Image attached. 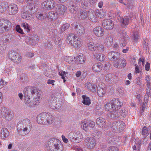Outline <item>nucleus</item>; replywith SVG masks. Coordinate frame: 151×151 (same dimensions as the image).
Wrapping results in <instances>:
<instances>
[{"label":"nucleus","mask_w":151,"mask_h":151,"mask_svg":"<svg viewBox=\"0 0 151 151\" xmlns=\"http://www.w3.org/2000/svg\"><path fill=\"white\" fill-rule=\"evenodd\" d=\"M92 133L94 137H97L100 134V132L95 129H92L91 130Z\"/></svg>","instance_id":"47"},{"label":"nucleus","mask_w":151,"mask_h":151,"mask_svg":"<svg viewBox=\"0 0 151 151\" xmlns=\"http://www.w3.org/2000/svg\"><path fill=\"white\" fill-rule=\"evenodd\" d=\"M5 22L4 23H2V24H0V31L3 30V29H4L5 31L9 30L11 28V23L9 21Z\"/></svg>","instance_id":"28"},{"label":"nucleus","mask_w":151,"mask_h":151,"mask_svg":"<svg viewBox=\"0 0 151 151\" xmlns=\"http://www.w3.org/2000/svg\"><path fill=\"white\" fill-rule=\"evenodd\" d=\"M10 112V110L8 108H3L1 110V114L2 116L8 119H10L9 118Z\"/></svg>","instance_id":"26"},{"label":"nucleus","mask_w":151,"mask_h":151,"mask_svg":"<svg viewBox=\"0 0 151 151\" xmlns=\"http://www.w3.org/2000/svg\"><path fill=\"white\" fill-rule=\"evenodd\" d=\"M83 138L82 134L80 132L76 131L74 132L73 138L75 142L79 143L81 142L83 139Z\"/></svg>","instance_id":"16"},{"label":"nucleus","mask_w":151,"mask_h":151,"mask_svg":"<svg viewBox=\"0 0 151 151\" xmlns=\"http://www.w3.org/2000/svg\"><path fill=\"white\" fill-rule=\"evenodd\" d=\"M48 151H63V146L59 139L55 138L49 139L46 145Z\"/></svg>","instance_id":"2"},{"label":"nucleus","mask_w":151,"mask_h":151,"mask_svg":"<svg viewBox=\"0 0 151 151\" xmlns=\"http://www.w3.org/2000/svg\"><path fill=\"white\" fill-rule=\"evenodd\" d=\"M84 142L87 147L89 149L94 148L96 145L95 139L93 137H87L84 140Z\"/></svg>","instance_id":"8"},{"label":"nucleus","mask_w":151,"mask_h":151,"mask_svg":"<svg viewBox=\"0 0 151 151\" xmlns=\"http://www.w3.org/2000/svg\"><path fill=\"white\" fill-rule=\"evenodd\" d=\"M54 99H55V100L54 99L53 101H52V100H50V101H52L50 106L53 109H59V106H57V102L56 101V99H55L56 98L55 97H54Z\"/></svg>","instance_id":"43"},{"label":"nucleus","mask_w":151,"mask_h":151,"mask_svg":"<svg viewBox=\"0 0 151 151\" xmlns=\"http://www.w3.org/2000/svg\"><path fill=\"white\" fill-rule=\"evenodd\" d=\"M125 126V124L123 121H115L112 124V129L116 133H119L124 130Z\"/></svg>","instance_id":"4"},{"label":"nucleus","mask_w":151,"mask_h":151,"mask_svg":"<svg viewBox=\"0 0 151 151\" xmlns=\"http://www.w3.org/2000/svg\"><path fill=\"white\" fill-rule=\"evenodd\" d=\"M111 101L112 102L113 105L114 106L115 109L121 107L123 105L122 103L120 101L117 99H114Z\"/></svg>","instance_id":"33"},{"label":"nucleus","mask_w":151,"mask_h":151,"mask_svg":"<svg viewBox=\"0 0 151 151\" xmlns=\"http://www.w3.org/2000/svg\"><path fill=\"white\" fill-rule=\"evenodd\" d=\"M32 127L30 120L28 119H25L19 122L17 124L18 132L21 135H25L30 132Z\"/></svg>","instance_id":"1"},{"label":"nucleus","mask_w":151,"mask_h":151,"mask_svg":"<svg viewBox=\"0 0 151 151\" xmlns=\"http://www.w3.org/2000/svg\"><path fill=\"white\" fill-rule=\"evenodd\" d=\"M24 102L28 107H31L34 105L37 104V102H36V101H34V99L33 100H31L30 99L28 96L24 98Z\"/></svg>","instance_id":"24"},{"label":"nucleus","mask_w":151,"mask_h":151,"mask_svg":"<svg viewBox=\"0 0 151 151\" xmlns=\"http://www.w3.org/2000/svg\"><path fill=\"white\" fill-rule=\"evenodd\" d=\"M36 17L37 19L40 20H42L47 17L46 14H42L39 12L36 14Z\"/></svg>","instance_id":"41"},{"label":"nucleus","mask_w":151,"mask_h":151,"mask_svg":"<svg viewBox=\"0 0 151 151\" xmlns=\"http://www.w3.org/2000/svg\"><path fill=\"white\" fill-rule=\"evenodd\" d=\"M114 106L113 105L111 101L109 103L108 102L105 105V110L110 111L108 114L109 116L110 113H114L115 111L116 110V108L115 109Z\"/></svg>","instance_id":"18"},{"label":"nucleus","mask_w":151,"mask_h":151,"mask_svg":"<svg viewBox=\"0 0 151 151\" xmlns=\"http://www.w3.org/2000/svg\"><path fill=\"white\" fill-rule=\"evenodd\" d=\"M142 133L143 135H147V131L146 127L144 126L142 128Z\"/></svg>","instance_id":"56"},{"label":"nucleus","mask_w":151,"mask_h":151,"mask_svg":"<svg viewBox=\"0 0 151 151\" xmlns=\"http://www.w3.org/2000/svg\"><path fill=\"white\" fill-rule=\"evenodd\" d=\"M102 68V66L101 63H96L94 64L92 67L93 71L95 72H99L101 71Z\"/></svg>","instance_id":"32"},{"label":"nucleus","mask_w":151,"mask_h":151,"mask_svg":"<svg viewBox=\"0 0 151 151\" xmlns=\"http://www.w3.org/2000/svg\"><path fill=\"white\" fill-rule=\"evenodd\" d=\"M88 49L92 51H94L96 50V44L93 42H90L88 45Z\"/></svg>","instance_id":"39"},{"label":"nucleus","mask_w":151,"mask_h":151,"mask_svg":"<svg viewBox=\"0 0 151 151\" xmlns=\"http://www.w3.org/2000/svg\"><path fill=\"white\" fill-rule=\"evenodd\" d=\"M46 116L45 125H49L53 122L54 117L51 114L47 112H46Z\"/></svg>","instance_id":"19"},{"label":"nucleus","mask_w":151,"mask_h":151,"mask_svg":"<svg viewBox=\"0 0 151 151\" xmlns=\"http://www.w3.org/2000/svg\"><path fill=\"white\" fill-rule=\"evenodd\" d=\"M102 25L103 27L106 29L111 30L114 27L113 21L109 19H105L102 22Z\"/></svg>","instance_id":"9"},{"label":"nucleus","mask_w":151,"mask_h":151,"mask_svg":"<svg viewBox=\"0 0 151 151\" xmlns=\"http://www.w3.org/2000/svg\"><path fill=\"white\" fill-rule=\"evenodd\" d=\"M96 49L99 52H101L104 50V47L103 45L101 44L97 45L96 44Z\"/></svg>","instance_id":"51"},{"label":"nucleus","mask_w":151,"mask_h":151,"mask_svg":"<svg viewBox=\"0 0 151 151\" xmlns=\"http://www.w3.org/2000/svg\"><path fill=\"white\" fill-rule=\"evenodd\" d=\"M133 37V39L135 40H137L139 38V35L137 32L134 33Z\"/></svg>","instance_id":"61"},{"label":"nucleus","mask_w":151,"mask_h":151,"mask_svg":"<svg viewBox=\"0 0 151 151\" xmlns=\"http://www.w3.org/2000/svg\"><path fill=\"white\" fill-rule=\"evenodd\" d=\"M75 29L78 35H83L85 33V29L84 27L81 24H78L75 26Z\"/></svg>","instance_id":"21"},{"label":"nucleus","mask_w":151,"mask_h":151,"mask_svg":"<svg viewBox=\"0 0 151 151\" xmlns=\"http://www.w3.org/2000/svg\"><path fill=\"white\" fill-rule=\"evenodd\" d=\"M71 13L72 14H75L76 13V8L72 4L70 3V5L68 7Z\"/></svg>","instance_id":"46"},{"label":"nucleus","mask_w":151,"mask_h":151,"mask_svg":"<svg viewBox=\"0 0 151 151\" xmlns=\"http://www.w3.org/2000/svg\"><path fill=\"white\" fill-rule=\"evenodd\" d=\"M109 151H119V150L116 147L113 146L108 149Z\"/></svg>","instance_id":"60"},{"label":"nucleus","mask_w":151,"mask_h":151,"mask_svg":"<svg viewBox=\"0 0 151 151\" xmlns=\"http://www.w3.org/2000/svg\"><path fill=\"white\" fill-rule=\"evenodd\" d=\"M84 55L82 54L79 55L77 58L76 62H78L80 63H83L84 62Z\"/></svg>","instance_id":"45"},{"label":"nucleus","mask_w":151,"mask_h":151,"mask_svg":"<svg viewBox=\"0 0 151 151\" xmlns=\"http://www.w3.org/2000/svg\"><path fill=\"white\" fill-rule=\"evenodd\" d=\"M118 19L121 26L123 28L126 27L129 23L130 19L127 17H118Z\"/></svg>","instance_id":"17"},{"label":"nucleus","mask_w":151,"mask_h":151,"mask_svg":"<svg viewBox=\"0 0 151 151\" xmlns=\"http://www.w3.org/2000/svg\"><path fill=\"white\" fill-rule=\"evenodd\" d=\"M88 16V12L85 10L81 11L78 12L77 14L78 17L81 19H85Z\"/></svg>","instance_id":"29"},{"label":"nucleus","mask_w":151,"mask_h":151,"mask_svg":"<svg viewBox=\"0 0 151 151\" xmlns=\"http://www.w3.org/2000/svg\"><path fill=\"white\" fill-rule=\"evenodd\" d=\"M42 99V97L41 96H39L37 95L36 97L34 99V101H36V102H37V104L39 103L38 102L40 101Z\"/></svg>","instance_id":"63"},{"label":"nucleus","mask_w":151,"mask_h":151,"mask_svg":"<svg viewBox=\"0 0 151 151\" xmlns=\"http://www.w3.org/2000/svg\"><path fill=\"white\" fill-rule=\"evenodd\" d=\"M119 36L121 38L120 40L121 46L122 47H124L126 45V42L128 39V36L124 31L122 32Z\"/></svg>","instance_id":"15"},{"label":"nucleus","mask_w":151,"mask_h":151,"mask_svg":"<svg viewBox=\"0 0 151 151\" xmlns=\"http://www.w3.org/2000/svg\"><path fill=\"white\" fill-rule=\"evenodd\" d=\"M70 27V24L67 23H65L63 25L61 28V30L62 32L67 30Z\"/></svg>","instance_id":"50"},{"label":"nucleus","mask_w":151,"mask_h":151,"mask_svg":"<svg viewBox=\"0 0 151 151\" xmlns=\"http://www.w3.org/2000/svg\"><path fill=\"white\" fill-rule=\"evenodd\" d=\"M8 13L10 15H14L18 11V8L15 4H11L8 5Z\"/></svg>","instance_id":"12"},{"label":"nucleus","mask_w":151,"mask_h":151,"mask_svg":"<svg viewBox=\"0 0 151 151\" xmlns=\"http://www.w3.org/2000/svg\"><path fill=\"white\" fill-rule=\"evenodd\" d=\"M67 41L68 44L76 48L80 47L82 44L81 39L78 38L73 34H69L67 37Z\"/></svg>","instance_id":"3"},{"label":"nucleus","mask_w":151,"mask_h":151,"mask_svg":"<svg viewBox=\"0 0 151 151\" xmlns=\"http://www.w3.org/2000/svg\"><path fill=\"white\" fill-rule=\"evenodd\" d=\"M107 57L111 61H114L120 58V55L118 52L111 51L108 53Z\"/></svg>","instance_id":"13"},{"label":"nucleus","mask_w":151,"mask_h":151,"mask_svg":"<svg viewBox=\"0 0 151 151\" xmlns=\"http://www.w3.org/2000/svg\"><path fill=\"white\" fill-rule=\"evenodd\" d=\"M52 71L50 70H46L45 73V75L47 77L51 78L53 77L52 75Z\"/></svg>","instance_id":"52"},{"label":"nucleus","mask_w":151,"mask_h":151,"mask_svg":"<svg viewBox=\"0 0 151 151\" xmlns=\"http://www.w3.org/2000/svg\"><path fill=\"white\" fill-rule=\"evenodd\" d=\"M145 59L144 58H140L139 59V62L138 64L139 65H140V62H142V65L144 66V63H145Z\"/></svg>","instance_id":"64"},{"label":"nucleus","mask_w":151,"mask_h":151,"mask_svg":"<svg viewBox=\"0 0 151 151\" xmlns=\"http://www.w3.org/2000/svg\"><path fill=\"white\" fill-rule=\"evenodd\" d=\"M113 63V65L116 68H122L125 67L127 64L126 60L124 58H119Z\"/></svg>","instance_id":"10"},{"label":"nucleus","mask_w":151,"mask_h":151,"mask_svg":"<svg viewBox=\"0 0 151 151\" xmlns=\"http://www.w3.org/2000/svg\"><path fill=\"white\" fill-rule=\"evenodd\" d=\"M127 110L125 108H117L115 111L114 113H111L109 115V117L112 118H116L121 116L123 117H125L127 114Z\"/></svg>","instance_id":"5"},{"label":"nucleus","mask_w":151,"mask_h":151,"mask_svg":"<svg viewBox=\"0 0 151 151\" xmlns=\"http://www.w3.org/2000/svg\"><path fill=\"white\" fill-rule=\"evenodd\" d=\"M8 57L13 62L19 63L21 62L22 57L17 52L14 51H11L9 52L8 55Z\"/></svg>","instance_id":"6"},{"label":"nucleus","mask_w":151,"mask_h":151,"mask_svg":"<svg viewBox=\"0 0 151 151\" xmlns=\"http://www.w3.org/2000/svg\"><path fill=\"white\" fill-rule=\"evenodd\" d=\"M85 87L89 90L93 92L95 91L97 87L96 85L95 84H92L90 83H86Z\"/></svg>","instance_id":"31"},{"label":"nucleus","mask_w":151,"mask_h":151,"mask_svg":"<svg viewBox=\"0 0 151 151\" xmlns=\"http://www.w3.org/2000/svg\"><path fill=\"white\" fill-rule=\"evenodd\" d=\"M151 77L150 76L148 75H147L146 76L145 78V80L147 82V84H150V79Z\"/></svg>","instance_id":"59"},{"label":"nucleus","mask_w":151,"mask_h":151,"mask_svg":"<svg viewBox=\"0 0 151 151\" xmlns=\"http://www.w3.org/2000/svg\"><path fill=\"white\" fill-rule=\"evenodd\" d=\"M8 4L6 2H2L0 3V12H4L8 8Z\"/></svg>","instance_id":"27"},{"label":"nucleus","mask_w":151,"mask_h":151,"mask_svg":"<svg viewBox=\"0 0 151 151\" xmlns=\"http://www.w3.org/2000/svg\"><path fill=\"white\" fill-rule=\"evenodd\" d=\"M29 9L30 10L31 12L32 13L35 11V7L34 4L32 3H29Z\"/></svg>","instance_id":"53"},{"label":"nucleus","mask_w":151,"mask_h":151,"mask_svg":"<svg viewBox=\"0 0 151 151\" xmlns=\"http://www.w3.org/2000/svg\"><path fill=\"white\" fill-rule=\"evenodd\" d=\"M55 5V2L53 0H47L41 4L42 7L46 10L53 9Z\"/></svg>","instance_id":"7"},{"label":"nucleus","mask_w":151,"mask_h":151,"mask_svg":"<svg viewBox=\"0 0 151 151\" xmlns=\"http://www.w3.org/2000/svg\"><path fill=\"white\" fill-rule=\"evenodd\" d=\"M21 16V17L24 19L30 20L32 17V16L29 14L28 12V10L24 8L23 11L22 12Z\"/></svg>","instance_id":"23"},{"label":"nucleus","mask_w":151,"mask_h":151,"mask_svg":"<svg viewBox=\"0 0 151 151\" xmlns=\"http://www.w3.org/2000/svg\"><path fill=\"white\" fill-rule=\"evenodd\" d=\"M88 17L90 19L92 22H96L97 20V17L95 12L94 11L89 12Z\"/></svg>","instance_id":"25"},{"label":"nucleus","mask_w":151,"mask_h":151,"mask_svg":"<svg viewBox=\"0 0 151 151\" xmlns=\"http://www.w3.org/2000/svg\"><path fill=\"white\" fill-rule=\"evenodd\" d=\"M22 25L24 29H26L27 32H28L30 31V27L27 23H23L22 24Z\"/></svg>","instance_id":"49"},{"label":"nucleus","mask_w":151,"mask_h":151,"mask_svg":"<svg viewBox=\"0 0 151 151\" xmlns=\"http://www.w3.org/2000/svg\"><path fill=\"white\" fill-rule=\"evenodd\" d=\"M82 97L83 99L82 101L83 104L89 106L91 103V100L89 97L85 95L82 96Z\"/></svg>","instance_id":"38"},{"label":"nucleus","mask_w":151,"mask_h":151,"mask_svg":"<svg viewBox=\"0 0 151 151\" xmlns=\"http://www.w3.org/2000/svg\"><path fill=\"white\" fill-rule=\"evenodd\" d=\"M116 79L117 78L115 76H111V78H110L109 82L112 83H115Z\"/></svg>","instance_id":"55"},{"label":"nucleus","mask_w":151,"mask_h":151,"mask_svg":"<svg viewBox=\"0 0 151 151\" xmlns=\"http://www.w3.org/2000/svg\"><path fill=\"white\" fill-rule=\"evenodd\" d=\"M53 39L54 40V42L55 44L58 45V47H60L61 44V39L60 37L55 36V37L53 38Z\"/></svg>","instance_id":"40"},{"label":"nucleus","mask_w":151,"mask_h":151,"mask_svg":"<svg viewBox=\"0 0 151 151\" xmlns=\"http://www.w3.org/2000/svg\"><path fill=\"white\" fill-rule=\"evenodd\" d=\"M1 138L4 139L9 136V133L6 128H3L1 129Z\"/></svg>","instance_id":"36"},{"label":"nucleus","mask_w":151,"mask_h":151,"mask_svg":"<svg viewBox=\"0 0 151 151\" xmlns=\"http://www.w3.org/2000/svg\"><path fill=\"white\" fill-rule=\"evenodd\" d=\"M93 31L95 34L99 37L103 36L104 33L101 27L99 26H97L95 28Z\"/></svg>","instance_id":"22"},{"label":"nucleus","mask_w":151,"mask_h":151,"mask_svg":"<svg viewBox=\"0 0 151 151\" xmlns=\"http://www.w3.org/2000/svg\"><path fill=\"white\" fill-rule=\"evenodd\" d=\"M146 92L148 96L151 94V85L150 84H147Z\"/></svg>","instance_id":"48"},{"label":"nucleus","mask_w":151,"mask_h":151,"mask_svg":"<svg viewBox=\"0 0 151 151\" xmlns=\"http://www.w3.org/2000/svg\"><path fill=\"white\" fill-rule=\"evenodd\" d=\"M46 112L42 113L40 114L37 116L36 118V121L37 123L40 124L45 125L46 122Z\"/></svg>","instance_id":"14"},{"label":"nucleus","mask_w":151,"mask_h":151,"mask_svg":"<svg viewBox=\"0 0 151 151\" xmlns=\"http://www.w3.org/2000/svg\"><path fill=\"white\" fill-rule=\"evenodd\" d=\"M64 60L70 64H74L76 63L75 57L73 56H65L64 58Z\"/></svg>","instance_id":"34"},{"label":"nucleus","mask_w":151,"mask_h":151,"mask_svg":"<svg viewBox=\"0 0 151 151\" xmlns=\"http://www.w3.org/2000/svg\"><path fill=\"white\" fill-rule=\"evenodd\" d=\"M113 42V38L111 36H108L105 39V43L107 46L109 47L111 46Z\"/></svg>","instance_id":"35"},{"label":"nucleus","mask_w":151,"mask_h":151,"mask_svg":"<svg viewBox=\"0 0 151 151\" xmlns=\"http://www.w3.org/2000/svg\"><path fill=\"white\" fill-rule=\"evenodd\" d=\"M94 56L96 59L101 61L104 60L105 58V56L103 54L95 53Z\"/></svg>","instance_id":"37"},{"label":"nucleus","mask_w":151,"mask_h":151,"mask_svg":"<svg viewBox=\"0 0 151 151\" xmlns=\"http://www.w3.org/2000/svg\"><path fill=\"white\" fill-rule=\"evenodd\" d=\"M116 137L115 136H114L111 137V138H110L109 139V142L112 144L113 143H114V142H115V141H116Z\"/></svg>","instance_id":"62"},{"label":"nucleus","mask_w":151,"mask_h":151,"mask_svg":"<svg viewBox=\"0 0 151 151\" xmlns=\"http://www.w3.org/2000/svg\"><path fill=\"white\" fill-rule=\"evenodd\" d=\"M88 4L87 2L85 1H83L81 3V7L82 8L86 9L88 6Z\"/></svg>","instance_id":"54"},{"label":"nucleus","mask_w":151,"mask_h":151,"mask_svg":"<svg viewBox=\"0 0 151 151\" xmlns=\"http://www.w3.org/2000/svg\"><path fill=\"white\" fill-rule=\"evenodd\" d=\"M96 122L97 124L100 127L104 130L108 129V125L104 119L101 117L98 118L96 120Z\"/></svg>","instance_id":"11"},{"label":"nucleus","mask_w":151,"mask_h":151,"mask_svg":"<svg viewBox=\"0 0 151 151\" xmlns=\"http://www.w3.org/2000/svg\"><path fill=\"white\" fill-rule=\"evenodd\" d=\"M105 88H101L100 87L98 88L97 93L100 96H102L105 93L106 91Z\"/></svg>","instance_id":"42"},{"label":"nucleus","mask_w":151,"mask_h":151,"mask_svg":"<svg viewBox=\"0 0 151 151\" xmlns=\"http://www.w3.org/2000/svg\"><path fill=\"white\" fill-rule=\"evenodd\" d=\"M81 125L83 129L86 131L88 130V121H82L81 122Z\"/></svg>","instance_id":"44"},{"label":"nucleus","mask_w":151,"mask_h":151,"mask_svg":"<svg viewBox=\"0 0 151 151\" xmlns=\"http://www.w3.org/2000/svg\"><path fill=\"white\" fill-rule=\"evenodd\" d=\"M46 16L47 17L52 20L55 19L58 17V15L57 12L53 11L48 12Z\"/></svg>","instance_id":"30"},{"label":"nucleus","mask_w":151,"mask_h":151,"mask_svg":"<svg viewBox=\"0 0 151 151\" xmlns=\"http://www.w3.org/2000/svg\"><path fill=\"white\" fill-rule=\"evenodd\" d=\"M97 16L98 17L100 18H102L104 17L105 14V13H101V12L99 11H98L96 12Z\"/></svg>","instance_id":"57"},{"label":"nucleus","mask_w":151,"mask_h":151,"mask_svg":"<svg viewBox=\"0 0 151 151\" xmlns=\"http://www.w3.org/2000/svg\"><path fill=\"white\" fill-rule=\"evenodd\" d=\"M66 10V7L62 4L58 5L56 8V12L58 15L63 14Z\"/></svg>","instance_id":"20"},{"label":"nucleus","mask_w":151,"mask_h":151,"mask_svg":"<svg viewBox=\"0 0 151 151\" xmlns=\"http://www.w3.org/2000/svg\"><path fill=\"white\" fill-rule=\"evenodd\" d=\"M16 30L17 32L21 34H23V32L22 29L20 28L19 25H17L16 27Z\"/></svg>","instance_id":"58"}]
</instances>
